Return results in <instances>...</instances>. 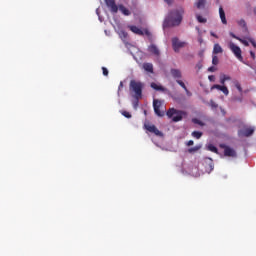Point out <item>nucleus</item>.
Instances as JSON below:
<instances>
[{
  "label": "nucleus",
  "instance_id": "f257e3e1",
  "mask_svg": "<svg viewBox=\"0 0 256 256\" xmlns=\"http://www.w3.org/2000/svg\"><path fill=\"white\" fill-rule=\"evenodd\" d=\"M183 21V9L171 10L164 20V27H179Z\"/></svg>",
  "mask_w": 256,
  "mask_h": 256
},
{
  "label": "nucleus",
  "instance_id": "f03ea898",
  "mask_svg": "<svg viewBox=\"0 0 256 256\" xmlns=\"http://www.w3.org/2000/svg\"><path fill=\"white\" fill-rule=\"evenodd\" d=\"M130 93H133L132 97L139 101L143 98V82L131 80L129 84Z\"/></svg>",
  "mask_w": 256,
  "mask_h": 256
},
{
  "label": "nucleus",
  "instance_id": "7ed1b4c3",
  "mask_svg": "<svg viewBox=\"0 0 256 256\" xmlns=\"http://www.w3.org/2000/svg\"><path fill=\"white\" fill-rule=\"evenodd\" d=\"M166 115L169 119H172L174 123H179V121H183V115H187V112L183 110H177L175 108H170L166 112Z\"/></svg>",
  "mask_w": 256,
  "mask_h": 256
},
{
  "label": "nucleus",
  "instance_id": "20e7f679",
  "mask_svg": "<svg viewBox=\"0 0 256 256\" xmlns=\"http://www.w3.org/2000/svg\"><path fill=\"white\" fill-rule=\"evenodd\" d=\"M183 47H187V42L181 41L177 37L172 38V48L175 53H179Z\"/></svg>",
  "mask_w": 256,
  "mask_h": 256
},
{
  "label": "nucleus",
  "instance_id": "39448f33",
  "mask_svg": "<svg viewBox=\"0 0 256 256\" xmlns=\"http://www.w3.org/2000/svg\"><path fill=\"white\" fill-rule=\"evenodd\" d=\"M229 49L232 51V53H234L237 59H239L240 61H243V55H241L242 52L239 46L235 45V43L233 42H230Z\"/></svg>",
  "mask_w": 256,
  "mask_h": 256
},
{
  "label": "nucleus",
  "instance_id": "423d86ee",
  "mask_svg": "<svg viewBox=\"0 0 256 256\" xmlns=\"http://www.w3.org/2000/svg\"><path fill=\"white\" fill-rule=\"evenodd\" d=\"M144 127L147 131H149V133H153L154 135H156V137H163V132L159 131V129H157V126L152 124H145Z\"/></svg>",
  "mask_w": 256,
  "mask_h": 256
},
{
  "label": "nucleus",
  "instance_id": "0eeeda50",
  "mask_svg": "<svg viewBox=\"0 0 256 256\" xmlns=\"http://www.w3.org/2000/svg\"><path fill=\"white\" fill-rule=\"evenodd\" d=\"M203 165L206 169V173H211L213 169H215V164L213 163V159L206 157L204 158Z\"/></svg>",
  "mask_w": 256,
  "mask_h": 256
},
{
  "label": "nucleus",
  "instance_id": "6e6552de",
  "mask_svg": "<svg viewBox=\"0 0 256 256\" xmlns=\"http://www.w3.org/2000/svg\"><path fill=\"white\" fill-rule=\"evenodd\" d=\"M221 149H224L225 157H237V152L235 150L225 144L220 145Z\"/></svg>",
  "mask_w": 256,
  "mask_h": 256
},
{
  "label": "nucleus",
  "instance_id": "1a4fd4ad",
  "mask_svg": "<svg viewBox=\"0 0 256 256\" xmlns=\"http://www.w3.org/2000/svg\"><path fill=\"white\" fill-rule=\"evenodd\" d=\"M161 105H162L161 100L154 99L153 101L154 113H156L158 117H163V115H165L164 112H161Z\"/></svg>",
  "mask_w": 256,
  "mask_h": 256
},
{
  "label": "nucleus",
  "instance_id": "9d476101",
  "mask_svg": "<svg viewBox=\"0 0 256 256\" xmlns=\"http://www.w3.org/2000/svg\"><path fill=\"white\" fill-rule=\"evenodd\" d=\"M253 133H255V128H251V127L244 128L238 131V137H251Z\"/></svg>",
  "mask_w": 256,
  "mask_h": 256
},
{
  "label": "nucleus",
  "instance_id": "9b49d317",
  "mask_svg": "<svg viewBox=\"0 0 256 256\" xmlns=\"http://www.w3.org/2000/svg\"><path fill=\"white\" fill-rule=\"evenodd\" d=\"M106 6L111 11V13H117L119 11V6L115 3V0H104Z\"/></svg>",
  "mask_w": 256,
  "mask_h": 256
},
{
  "label": "nucleus",
  "instance_id": "f8f14e48",
  "mask_svg": "<svg viewBox=\"0 0 256 256\" xmlns=\"http://www.w3.org/2000/svg\"><path fill=\"white\" fill-rule=\"evenodd\" d=\"M211 89H217L218 91L224 93L226 96L229 95V89L227 88V86H225V84H222V86L219 84H215L211 87Z\"/></svg>",
  "mask_w": 256,
  "mask_h": 256
},
{
  "label": "nucleus",
  "instance_id": "ddd939ff",
  "mask_svg": "<svg viewBox=\"0 0 256 256\" xmlns=\"http://www.w3.org/2000/svg\"><path fill=\"white\" fill-rule=\"evenodd\" d=\"M148 51L149 53H151L152 55H155V57H159V55H161V52L159 51V48H157V46L155 44H151L148 47Z\"/></svg>",
  "mask_w": 256,
  "mask_h": 256
},
{
  "label": "nucleus",
  "instance_id": "4468645a",
  "mask_svg": "<svg viewBox=\"0 0 256 256\" xmlns=\"http://www.w3.org/2000/svg\"><path fill=\"white\" fill-rule=\"evenodd\" d=\"M170 73H171L173 79H176V81L181 79V77H183V74L181 73V70H179V69L172 68L170 70Z\"/></svg>",
  "mask_w": 256,
  "mask_h": 256
},
{
  "label": "nucleus",
  "instance_id": "2eb2a0df",
  "mask_svg": "<svg viewBox=\"0 0 256 256\" xmlns=\"http://www.w3.org/2000/svg\"><path fill=\"white\" fill-rule=\"evenodd\" d=\"M219 15H220V19H221V22L223 23V25H227V18L225 17V10H223L222 6L219 7Z\"/></svg>",
  "mask_w": 256,
  "mask_h": 256
},
{
  "label": "nucleus",
  "instance_id": "dca6fc26",
  "mask_svg": "<svg viewBox=\"0 0 256 256\" xmlns=\"http://www.w3.org/2000/svg\"><path fill=\"white\" fill-rule=\"evenodd\" d=\"M130 31H132V33H135V35H145V33L143 32V30H141L139 27L137 26H129Z\"/></svg>",
  "mask_w": 256,
  "mask_h": 256
},
{
  "label": "nucleus",
  "instance_id": "f3484780",
  "mask_svg": "<svg viewBox=\"0 0 256 256\" xmlns=\"http://www.w3.org/2000/svg\"><path fill=\"white\" fill-rule=\"evenodd\" d=\"M219 53H223V48L219 44H214L213 55H219Z\"/></svg>",
  "mask_w": 256,
  "mask_h": 256
},
{
  "label": "nucleus",
  "instance_id": "a211bd4d",
  "mask_svg": "<svg viewBox=\"0 0 256 256\" xmlns=\"http://www.w3.org/2000/svg\"><path fill=\"white\" fill-rule=\"evenodd\" d=\"M150 87H151L152 89H154L155 91H165V88H164L163 86H161V85H159V84H157V83H155V82H152V83L150 84Z\"/></svg>",
  "mask_w": 256,
  "mask_h": 256
},
{
  "label": "nucleus",
  "instance_id": "6ab92c4d",
  "mask_svg": "<svg viewBox=\"0 0 256 256\" xmlns=\"http://www.w3.org/2000/svg\"><path fill=\"white\" fill-rule=\"evenodd\" d=\"M119 11H121V13H123V15L129 16L131 15V11H129V9L125 8V6H123V4L118 6Z\"/></svg>",
  "mask_w": 256,
  "mask_h": 256
},
{
  "label": "nucleus",
  "instance_id": "aec40b11",
  "mask_svg": "<svg viewBox=\"0 0 256 256\" xmlns=\"http://www.w3.org/2000/svg\"><path fill=\"white\" fill-rule=\"evenodd\" d=\"M143 69L147 73H153V64H151V63H144L143 64Z\"/></svg>",
  "mask_w": 256,
  "mask_h": 256
},
{
  "label": "nucleus",
  "instance_id": "412c9836",
  "mask_svg": "<svg viewBox=\"0 0 256 256\" xmlns=\"http://www.w3.org/2000/svg\"><path fill=\"white\" fill-rule=\"evenodd\" d=\"M225 81H231V77L223 74L222 76H220L221 85H225Z\"/></svg>",
  "mask_w": 256,
  "mask_h": 256
},
{
  "label": "nucleus",
  "instance_id": "4be33fe9",
  "mask_svg": "<svg viewBox=\"0 0 256 256\" xmlns=\"http://www.w3.org/2000/svg\"><path fill=\"white\" fill-rule=\"evenodd\" d=\"M207 150L208 151H211L212 153H216V154H219V150L215 147V145L213 144H209L207 146Z\"/></svg>",
  "mask_w": 256,
  "mask_h": 256
},
{
  "label": "nucleus",
  "instance_id": "5701e85b",
  "mask_svg": "<svg viewBox=\"0 0 256 256\" xmlns=\"http://www.w3.org/2000/svg\"><path fill=\"white\" fill-rule=\"evenodd\" d=\"M192 123H194L195 125H200V127H205V123L198 118H193Z\"/></svg>",
  "mask_w": 256,
  "mask_h": 256
},
{
  "label": "nucleus",
  "instance_id": "b1692460",
  "mask_svg": "<svg viewBox=\"0 0 256 256\" xmlns=\"http://www.w3.org/2000/svg\"><path fill=\"white\" fill-rule=\"evenodd\" d=\"M192 137H194L195 139H201V137H203V132L194 131L192 132Z\"/></svg>",
  "mask_w": 256,
  "mask_h": 256
},
{
  "label": "nucleus",
  "instance_id": "393cba45",
  "mask_svg": "<svg viewBox=\"0 0 256 256\" xmlns=\"http://www.w3.org/2000/svg\"><path fill=\"white\" fill-rule=\"evenodd\" d=\"M205 3L206 0H198V2L196 3L197 9H203V7H205Z\"/></svg>",
  "mask_w": 256,
  "mask_h": 256
},
{
  "label": "nucleus",
  "instance_id": "a878e982",
  "mask_svg": "<svg viewBox=\"0 0 256 256\" xmlns=\"http://www.w3.org/2000/svg\"><path fill=\"white\" fill-rule=\"evenodd\" d=\"M196 19H197L198 23H207V18H204L201 15H197Z\"/></svg>",
  "mask_w": 256,
  "mask_h": 256
},
{
  "label": "nucleus",
  "instance_id": "bb28decb",
  "mask_svg": "<svg viewBox=\"0 0 256 256\" xmlns=\"http://www.w3.org/2000/svg\"><path fill=\"white\" fill-rule=\"evenodd\" d=\"M232 37H234V39H238V41L243 43V45H245L246 47H249V42H247V40L240 39L239 37H237V36H235L233 34H232Z\"/></svg>",
  "mask_w": 256,
  "mask_h": 256
},
{
  "label": "nucleus",
  "instance_id": "cd10ccee",
  "mask_svg": "<svg viewBox=\"0 0 256 256\" xmlns=\"http://www.w3.org/2000/svg\"><path fill=\"white\" fill-rule=\"evenodd\" d=\"M199 149H201V145H197L195 147L188 149V153H195V152L199 151Z\"/></svg>",
  "mask_w": 256,
  "mask_h": 256
},
{
  "label": "nucleus",
  "instance_id": "c85d7f7f",
  "mask_svg": "<svg viewBox=\"0 0 256 256\" xmlns=\"http://www.w3.org/2000/svg\"><path fill=\"white\" fill-rule=\"evenodd\" d=\"M176 83H178V85H180V87H182V89L187 90V86L185 85V82L182 80H176Z\"/></svg>",
  "mask_w": 256,
  "mask_h": 256
},
{
  "label": "nucleus",
  "instance_id": "c756f323",
  "mask_svg": "<svg viewBox=\"0 0 256 256\" xmlns=\"http://www.w3.org/2000/svg\"><path fill=\"white\" fill-rule=\"evenodd\" d=\"M212 65H219V57L216 55L212 57Z\"/></svg>",
  "mask_w": 256,
  "mask_h": 256
},
{
  "label": "nucleus",
  "instance_id": "7c9ffc66",
  "mask_svg": "<svg viewBox=\"0 0 256 256\" xmlns=\"http://www.w3.org/2000/svg\"><path fill=\"white\" fill-rule=\"evenodd\" d=\"M238 25H240V27H243L244 29H247V23L243 19L238 21Z\"/></svg>",
  "mask_w": 256,
  "mask_h": 256
},
{
  "label": "nucleus",
  "instance_id": "2f4dec72",
  "mask_svg": "<svg viewBox=\"0 0 256 256\" xmlns=\"http://www.w3.org/2000/svg\"><path fill=\"white\" fill-rule=\"evenodd\" d=\"M121 115H123V117H126V119H131V113H129L128 111H122Z\"/></svg>",
  "mask_w": 256,
  "mask_h": 256
},
{
  "label": "nucleus",
  "instance_id": "473e14b6",
  "mask_svg": "<svg viewBox=\"0 0 256 256\" xmlns=\"http://www.w3.org/2000/svg\"><path fill=\"white\" fill-rule=\"evenodd\" d=\"M235 87L238 89L239 93H243V88L239 82H235Z\"/></svg>",
  "mask_w": 256,
  "mask_h": 256
},
{
  "label": "nucleus",
  "instance_id": "72a5a7b5",
  "mask_svg": "<svg viewBox=\"0 0 256 256\" xmlns=\"http://www.w3.org/2000/svg\"><path fill=\"white\" fill-rule=\"evenodd\" d=\"M210 107L211 109H217V107H219V104H216L215 101L211 100L210 101Z\"/></svg>",
  "mask_w": 256,
  "mask_h": 256
},
{
  "label": "nucleus",
  "instance_id": "f704fd0d",
  "mask_svg": "<svg viewBox=\"0 0 256 256\" xmlns=\"http://www.w3.org/2000/svg\"><path fill=\"white\" fill-rule=\"evenodd\" d=\"M102 73L104 77H107L109 75V70L106 67H102Z\"/></svg>",
  "mask_w": 256,
  "mask_h": 256
},
{
  "label": "nucleus",
  "instance_id": "c9c22d12",
  "mask_svg": "<svg viewBox=\"0 0 256 256\" xmlns=\"http://www.w3.org/2000/svg\"><path fill=\"white\" fill-rule=\"evenodd\" d=\"M248 41L251 43L254 49H256V42L253 40V38H249Z\"/></svg>",
  "mask_w": 256,
  "mask_h": 256
},
{
  "label": "nucleus",
  "instance_id": "e433bc0d",
  "mask_svg": "<svg viewBox=\"0 0 256 256\" xmlns=\"http://www.w3.org/2000/svg\"><path fill=\"white\" fill-rule=\"evenodd\" d=\"M220 111H221L223 117H225V115H227V112L225 111V109H223V107H220Z\"/></svg>",
  "mask_w": 256,
  "mask_h": 256
},
{
  "label": "nucleus",
  "instance_id": "4c0bfd02",
  "mask_svg": "<svg viewBox=\"0 0 256 256\" xmlns=\"http://www.w3.org/2000/svg\"><path fill=\"white\" fill-rule=\"evenodd\" d=\"M195 144V142H193V140H189L188 142H187V146L188 147H191V146H193Z\"/></svg>",
  "mask_w": 256,
  "mask_h": 256
},
{
  "label": "nucleus",
  "instance_id": "58836bf2",
  "mask_svg": "<svg viewBox=\"0 0 256 256\" xmlns=\"http://www.w3.org/2000/svg\"><path fill=\"white\" fill-rule=\"evenodd\" d=\"M250 57H251L253 60H255V59H256L255 52L250 51Z\"/></svg>",
  "mask_w": 256,
  "mask_h": 256
},
{
  "label": "nucleus",
  "instance_id": "ea45409f",
  "mask_svg": "<svg viewBox=\"0 0 256 256\" xmlns=\"http://www.w3.org/2000/svg\"><path fill=\"white\" fill-rule=\"evenodd\" d=\"M143 33H144V35H147V37H149V35H151V32H149V30H147V29L144 30Z\"/></svg>",
  "mask_w": 256,
  "mask_h": 256
},
{
  "label": "nucleus",
  "instance_id": "a19ab883",
  "mask_svg": "<svg viewBox=\"0 0 256 256\" xmlns=\"http://www.w3.org/2000/svg\"><path fill=\"white\" fill-rule=\"evenodd\" d=\"M121 35H122V37H124V39H127V35H128L127 32L122 31V32H121Z\"/></svg>",
  "mask_w": 256,
  "mask_h": 256
},
{
  "label": "nucleus",
  "instance_id": "79ce46f5",
  "mask_svg": "<svg viewBox=\"0 0 256 256\" xmlns=\"http://www.w3.org/2000/svg\"><path fill=\"white\" fill-rule=\"evenodd\" d=\"M166 3H167V5H173V0H164Z\"/></svg>",
  "mask_w": 256,
  "mask_h": 256
},
{
  "label": "nucleus",
  "instance_id": "37998d69",
  "mask_svg": "<svg viewBox=\"0 0 256 256\" xmlns=\"http://www.w3.org/2000/svg\"><path fill=\"white\" fill-rule=\"evenodd\" d=\"M208 71H210L211 73L215 72V67H213V66L209 67Z\"/></svg>",
  "mask_w": 256,
  "mask_h": 256
},
{
  "label": "nucleus",
  "instance_id": "c03bdc74",
  "mask_svg": "<svg viewBox=\"0 0 256 256\" xmlns=\"http://www.w3.org/2000/svg\"><path fill=\"white\" fill-rule=\"evenodd\" d=\"M138 105H139V100L136 99V101L134 102V109H137Z\"/></svg>",
  "mask_w": 256,
  "mask_h": 256
},
{
  "label": "nucleus",
  "instance_id": "a18cd8bd",
  "mask_svg": "<svg viewBox=\"0 0 256 256\" xmlns=\"http://www.w3.org/2000/svg\"><path fill=\"white\" fill-rule=\"evenodd\" d=\"M208 79H209V81H215V76H213V75L208 76Z\"/></svg>",
  "mask_w": 256,
  "mask_h": 256
},
{
  "label": "nucleus",
  "instance_id": "49530a36",
  "mask_svg": "<svg viewBox=\"0 0 256 256\" xmlns=\"http://www.w3.org/2000/svg\"><path fill=\"white\" fill-rule=\"evenodd\" d=\"M121 89H123V82H120V84L118 86V91H121Z\"/></svg>",
  "mask_w": 256,
  "mask_h": 256
},
{
  "label": "nucleus",
  "instance_id": "de8ad7c7",
  "mask_svg": "<svg viewBox=\"0 0 256 256\" xmlns=\"http://www.w3.org/2000/svg\"><path fill=\"white\" fill-rule=\"evenodd\" d=\"M184 91H185V93H186L187 95H189V96L191 95V92L189 91V89L186 88V90H184Z\"/></svg>",
  "mask_w": 256,
  "mask_h": 256
},
{
  "label": "nucleus",
  "instance_id": "09e8293b",
  "mask_svg": "<svg viewBox=\"0 0 256 256\" xmlns=\"http://www.w3.org/2000/svg\"><path fill=\"white\" fill-rule=\"evenodd\" d=\"M212 36L215 37V34L212 33Z\"/></svg>",
  "mask_w": 256,
  "mask_h": 256
}]
</instances>
